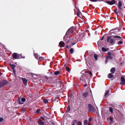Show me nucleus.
<instances>
[{
  "instance_id": "c756f323",
  "label": "nucleus",
  "mask_w": 125,
  "mask_h": 125,
  "mask_svg": "<svg viewBox=\"0 0 125 125\" xmlns=\"http://www.w3.org/2000/svg\"><path fill=\"white\" fill-rule=\"evenodd\" d=\"M88 73H89L90 75H92V73L91 72H90L89 73H88L87 72L85 73V74L86 75H87Z\"/></svg>"
},
{
  "instance_id": "20e7f679",
  "label": "nucleus",
  "mask_w": 125,
  "mask_h": 125,
  "mask_svg": "<svg viewBox=\"0 0 125 125\" xmlns=\"http://www.w3.org/2000/svg\"><path fill=\"white\" fill-rule=\"evenodd\" d=\"M8 83L7 80H5L0 82V88L4 86L6 84Z\"/></svg>"
},
{
  "instance_id": "a18cd8bd",
  "label": "nucleus",
  "mask_w": 125,
  "mask_h": 125,
  "mask_svg": "<svg viewBox=\"0 0 125 125\" xmlns=\"http://www.w3.org/2000/svg\"><path fill=\"white\" fill-rule=\"evenodd\" d=\"M108 59L106 58V59L105 61V63H106L107 62H108V61H107Z\"/></svg>"
},
{
  "instance_id": "0eeeda50",
  "label": "nucleus",
  "mask_w": 125,
  "mask_h": 125,
  "mask_svg": "<svg viewBox=\"0 0 125 125\" xmlns=\"http://www.w3.org/2000/svg\"><path fill=\"white\" fill-rule=\"evenodd\" d=\"M116 1L115 0H113L111 1H107L106 3L109 5H112L115 3Z\"/></svg>"
},
{
  "instance_id": "3c124183",
  "label": "nucleus",
  "mask_w": 125,
  "mask_h": 125,
  "mask_svg": "<svg viewBox=\"0 0 125 125\" xmlns=\"http://www.w3.org/2000/svg\"><path fill=\"white\" fill-rule=\"evenodd\" d=\"M114 30V29H112V30H111V32H114L112 31H113Z\"/></svg>"
},
{
  "instance_id": "412c9836",
  "label": "nucleus",
  "mask_w": 125,
  "mask_h": 125,
  "mask_svg": "<svg viewBox=\"0 0 125 125\" xmlns=\"http://www.w3.org/2000/svg\"><path fill=\"white\" fill-rule=\"evenodd\" d=\"M108 77L110 78H112L113 77V75L111 73H110L108 75Z\"/></svg>"
},
{
  "instance_id": "f8f14e48",
  "label": "nucleus",
  "mask_w": 125,
  "mask_h": 125,
  "mask_svg": "<svg viewBox=\"0 0 125 125\" xmlns=\"http://www.w3.org/2000/svg\"><path fill=\"white\" fill-rule=\"evenodd\" d=\"M115 69L114 67L112 68L110 70V72L112 74H113L115 72Z\"/></svg>"
},
{
  "instance_id": "a878e982",
  "label": "nucleus",
  "mask_w": 125,
  "mask_h": 125,
  "mask_svg": "<svg viewBox=\"0 0 125 125\" xmlns=\"http://www.w3.org/2000/svg\"><path fill=\"white\" fill-rule=\"evenodd\" d=\"M109 120L110 121V123H113V119L111 117L109 118Z\"/></svg>"
},
{
  "instance_id": "ea45409f",
  "label": "nucleus",
  "mask_w": 125,
  "mask_h": 125,
  "mask_svg": "<svg viewBox=\"0 0 125 125\" xmlns=\"http://www.w3.org/2000/svg\"><path fill=\"white\" fill-rule=\"evenodd\" d=\"M3 119L2 118H0V122H1L3 120Z\"/></svg>"
},
{
  "instance_id": "393cba45",
  "label": "nucleus",
  "mask_w": 125,
  "mask_h": 125,
  "mask_svg": "<svg viewBox=\"0 0 125 125\" xmlns=\"http://www.w3.org/2000/svg\"><path fill=\"white\" fill-rule=\"evenodd\" d=\"M109 93V90H107L106 91L105 93V96H106Z\"/></svg>"
},
{
  "instance_id": "8fccbe9b",
  "label": "nucleus",
  "mask_w": 125,
  "mask_h": 125,
  "mask_svg": "<svg viewBox=\"0 0 125 125\" xmlns=\"http://www.w3.org/2000/svg\"><path fill=\"white\" fill-rule=\"evenodd\" d=\"M114 12H115L116 13V14H117L116 13V10H114Z\"/></svg>"
},
{
  "instance_id": "bb28decb",
  "label": "nucleus",
  "mask_w": 125,
  "mask_h": 125,
  "mask_svg": "<svg viewBox=\"0 0 125 125\" xmlns=\"http://www.w3.org/2000/svg\"><path fill=\"white\" fill-rule=\"evenodd\" d=\"M43 101L45 104L47 103L48 102V100L46 99L44 100Z\"/></svg>"
},
{
  "instance_id": "5701e85b",
  "label": "nucleus",
  "mask_w": 125,
  "mask_h": 125,
  "mask_svg": "<svg viewBox=\"0 0 125 125\" xmlns=\"http://www.w3.org/2000/svg\"><path fill=\"white\" fill-rule=\"evenodd\" d=\"M60 73V72L59 71H55L54 73V74L55 75H57L59 74Z\"/></svg>"
},
{
  "instance_id": "72a5a7b5",
  "label": "nucleus",
  "mask_w": 125,
  "mask_h": 125,
  "mask_svg": "<svg viewBox=\"0 0 125 125\" xmlns=\"http://www.w3.org/2000/svg\"><path fill=\"white\" fill-rule=\"evenodd\" d=\"M110 55H111L112 56H113L115 55V53L114 52L111 53L110 52Z\"/></svg>"
},
{
  "instance_id": "f03ea898",
  "label": "nucleus",
  "mask_w": 125,
  "mask_h": 125,
  "mask_svg": "<svg viewBox=\"0 0 125 125\" xmlns=\"http://www.w3.org/2000/svg\"><path fill=\"white\" fill-rule=\"evenodd\" d=\"M107 41L108 42H109L112 45L115 44L114 41L113 39L112 38L111 36H109L107 37Z\"/></svg>"
},
{
  "instance_id": "ddd939ff",
  "label": "nucleus",
  "mask_w": 125,
  "mask_h": 125,
  "mask_svg": "<svg viewBox=\"0 0 125 125\" xmlns=\"http://www.w3.org/2000/svg\"><path fill=\"white\" fill-rule=\"evenodd\" d=\"M64 43L63 42L61 41L59 43V45L60 46H61V47H63L64 46L63 45L64 44Z\"/></svg>"
},
{
  "instance_id": "7ed1b4c3",
  "label": "nucleus",
  "mask_w": 125,
  "mask_h": 125,
  "mask_svg": "<svg viewBox=\"0 0 125 125\" xmlns=\"http://www.w3.org/2000/svg\"><path fill=\"white\" fill-rule=\"evenodd\" d=\"M88 107L89 108L88 110L89 111L94 112L95 111V108L92 106L91 104H89Z\"/></svg>"
},
{
  "instance_id": "b1692460",
  "label": "nucleus",
  "mask_w": 125,
  "mask_h": 125,
  "mask_svg": "<svg viewBox=\"0 0 125 125\" xmlns=\"http://www.w3.org/2000/svg\"><path fill=\"white\" fill-rule=\"evenodd\" d=\"M18 102L19 103V104H23V103L22 102H21V101L20 99H18Z\"/></svg>"
},
{
  "instance_id": "4c0bfd02",
  "label": "nucleus",
  "mask_w": 125,
  "mask_h": 125,
  "mask_svg": "<svg viewBox=\"0 0 125 125\" xmlns=\"http://www.w3.org/2000/svg\"><path fill=\"white\" fill-rule=\"evenodd\" d=\"M93 120V118L92 117H90L89 119V121H91Z\"/></svg>"
},
{
  "instance_id": "7c9ffc66",
  "label": "nucleus",
  "mask_w": 125,
  "mask_h": 125,
  "mask_svg": "<svg viewBox=\"0 0 125 125\" xmlns=\"http://www.w3.org/2000/svg\"><path fill=\"white\" fill-rule=\"evenodd\" d=\"M26 100V99L24 98H21V101L22 102H24Z\"/></svg>"
},
{
  "instance_id": "423d86ee",
  "label": "nucleus",
  "mask_w": 125,
  "mask_h": 125,
  "mask_svg": "<svg viewBox=\"0 0 125 125\" xmlns=\"http://www.w3.org/2000/svg\"><path fill=\"white\" fill-rule=\"evenodd\" d=\"M10 65L11 68L13 69V73L15 75H16V71L14 69V68L16 67L15 65L12 64L11 63H10Z\"/></svg>"
},
{
  "instance_id": "c03bdc74",
  "label": "nucleus",
  "mask_w": 125,
  "mask_h": 125,
  "mask_svg": "<svg viewBox=\"0 0 125 125\" xmlns=\"http://www.w3.org/2000/svg\"><path fill=\"white\" fill-rule=\"evenodd\" d=\"M104 38V36H103L102 38L100 39L101 40H103Z\"/></svg>"
},
{
  "instance_id": "c9c22d12",
  "label": "nucleus",
  "mask_w": 125,
  "mask_h": 125,
  "mask_svg": "<svg viewBox=\"0 0 125 125\" xmlns=\"http://www.w3.org/2000/svg\"><path fill=\"white\" fill-rule=\"evenodd\" d=\"M40 110L39 109H37L36 111V113L37 114L38 113L40 112Z\"/></svg>"
},
{
  "instance_id": "a211bd4d",
  "label": "nucleus",
  "mask_w": 125,
  "mask_h": 125,
  "mask_svg": "<svg viewBox=\"0 0 125 125\" xmlns=\"http://www.w3.org/2000/svg\"><path fill=\"white\" fill-rule=\"evenodd\" d=\"M88 121L87 120H85L84 121V125H88Z\"/></svg>"
},
{
  "instance_id": "9b49d317",
  "label": "nucleus",
  "mask_w": 125,
  "mask_h": 125,
  "mask_svg": "<svg viewBox=\"0 0 125 125\" xmlns=\"http://www.w3.org/2000/svg\"><path fill=\"white\" fill-rule=\"evenodd\" d=\"M121 80L122 83H120V84L122 83H125V80L123 77H121Z\"/></svg>"
},
{
  "instance_id": "2eb2a0df",
  "label": "nucleus",
  "mask_w": 125,
  "mask_h": 125,
  "mask_svg": "<svg viewBox=\"0 0 125 125\" xmlns=\"http://www.w3.org/2000/svg\"><path fill=\"white\" fill-rule=\"evenodd\" d=\"M74 123H76V122H77V123L78 124V125H82V123L81 122H80V121H78V122H77V121L76 120H75L74 121Z\"/></svg>"
},
{
  "instance_id": "f3484780",
  "label": "nucleus",
  "mask_w": 125,
  "mask_h": 125,
  "mask_svg": "<svg viewBox=\"0 0 125 125\" xmlns=\"http://www.w3.org/2000/svg\"><path fill=\"white\" fill-rule=\"evenodd\" d=\"M88 95L87 92L84 93L83 94V96L85 97H86Z\"/></svg>"
},
{
  "instance_id": "aec40b11",
  "label": "nucleus",
  "mask_w": 125,
  "mask_h": 125,
  "mask_svg": "<svg viewBox=\"0 0 125 125\" xmlns=\"http://www.w3.org/2000/svg\"><path fill=\"white\" fill-rule=\"evenodd\" d=\"M70 106H68L67 108V112H69L70 111Z\"/></svg>"
},
{
  "instance_id": "c85d7f7f",
  "label": "nucleus",
  "mask_w": 125,
  "mask_h": 125,
  "mask_svg": "<svg viewBox=\"0 0 125 125\" xmlns=\"http://www.w3.org/2000/svg\"><path fill=\"white\" fill-rule=\"evenodd\" d=\"M70 52L71 54H73V49L72 48H71L70 50Z\"/></svg>"
},
{
  "instance_id": "9d476101",
  "label": "nucleus",
  "mask_w": 125,
  "mask_h": 125,
  "mask_svg": "<svg viewBox=\"0 0 125 125\" xmlns=\"http://www.w3.org/2000/svg\"><path fill=\"white\" fill-rule=\"evenodd\" d=\"M113 38L115 39V41L120 40L122 38L121 37L119 36H115Z\"/></svg>"
},
{
  "instance_id": "39448f33",
  "label": "nucleus",
  "mask_w": 125,
  "mask_h": 125,
  "mask_svg": "<svg viewBox=\"0 0 125 125\" xmlns=\"http://www.w3.org/2000/svg\"><path fill=\"white\" fill-rule=\"evenodd\" d=\"M84 71V70L83 71H82V72H81V73L83 74L82 75V77H81V78H80V81L82 82H84V83H85V74L83 73V72Z\"/></svg>"
},
{
  "instance_id": "603ef678",
  "label": "nucleus",
  "mask_w": 125,
  "mask_h": 125,
  "mask_svg": "<svg viewBox=\"0 0 125 125\" xmlns=\"http://www.w3.org/2000/svg\"><path fill=\"white\" fill-rule=\"evenodd\" d=\"M11 100H11V99H10V100H9V101H11Z\"/></svg>"
},
{
  "instance_id": "49530a36",
  "label": "nucleus",
  "mask_w": 125,
  "mask_h": 125,
  "mask_svg": "<svg viewBox=\"0 0 125 125\" xmlns=\"http://www.w3.org/2000/svg\"><path fill=\"white\" fill-rule=\"evenodd\" d=\"M87 84H84V86L85 87H86V86H87Z\"/></svg>"
},
{
  "instance_id": "37998d69",
  "label": "nucleus",
  "mask_w": 125,
  "mask_h": 125,
  "mask_svg": "<svg viewBox=\"0 0 125 125\" xmlns=\"http://www.w3.org/2000/svg\"><path fill=\"white\" fill-rule=\"evenodd\" d=\"M76 43H72L71 44V46H73V45H75Z\"/></svg>"
},
{
  "instance_id": "f257e3e1",
  "label": "nucleus",
  "mask_w": 125,
  "mask_h": 125,
  "mask_svg": "<svg viewBox=\"0 0 125 125\" xmlns=\"http://www.w3.org/2000/svg\"><path fill=\"white\" fill-rule=\"evenodd\" d=\"M12 56L13 58L16 59H20L21 58H24L25 56L21 57V56L17 53H14L12 54Z\"/></svg>"
},
{
  "instance_id": "09e8293b",
  "label": "nucleus",
  "mask_w": 125,
  "mask_h": 125,
  "mask_svg": "<svg viewBox=\"0 0 125 125\" xmlns=\"http://www.w3.org/2000/svg\"><path fill=\"white\" fill-rule=\"evenodd\" d=\"M66 47L67 48H69V46L68 45H67L66 46Z\"/></svg>"
},
{
  "instance_id": "de8ad7c7",
  "label": "nucleus",
  "mask_w": 125,
  "mask_h": 125,
  "mask_svg": "<svg viewBox=\"0 0 125 125\" xmlns=\"http://www.w3.org/2000/svg\"><path fill=\"white\" fill-rule=\"evenodd\" d=\"M59 83L61 85L62 84V81H60L59 82Z\"/></svg>"
},
{
  "instance_id": "58836bf2",
  "label": "nucleus",
  "mask_w": 125,
  "mask_h": 125,
  "mask_svg": "<svg viewBox=\"0 0 125 125\" xmlns=\"http://www.w3.org/2000/svg\"><path fill=\"white\" fill-rule=\"evenodd\" d=\"M122 43H123V42H122V41H120L118 42V44H122Z\"/></svg>"
},
{
  "instance_id": "4468645a",
  "label": "nucleus",
  "mask_w": 125,
  "mask_h": 125,
  "mask_svg": "<svg viewBox=\"0 0 125 125\" xmlns=\"http://www.w3.org/2000/svg\"><path fill=\"white\" fill-rule=\"evenodd\" d=\"M122 6V4L121 2L120 1H119L118 2V6L120 10L121 9V7Z\"/></svg>"
},
{
  "instance_id": "864d4df0",
  "label": "nucleus",
  "mask_w": 125,
  "mask_h": 125,
  "mask_svg": "<svg viewBox=\"0 0 125 125\" xmlns=\"http://www.w3.org/2000/svg\"><path fill=\"white\" fill-rule=\"evenodd\" d=\"M72 125H74V123Z\"/></svg>"
},
{
  "instance_id": "cd10ccee",
  "label": "nucleus",
  "mask_w": 125,
  "mask_h": 125,
  "mask_svg": "<svg viewBox=\"0 0 125 125\" xmlns=\"http://www.w3.org/2000/svg\"><path fill=\"white\" fill-rule=\"evenodd\" d=\"M102 50L103 52H106L107 51L106 49L104 47L102 48Z\"/></svg>"
},
{
  "instance_id": "5fc2aeb1",
  "label": "nucleus",
  "mask_w": 125,
  "mask_h": 125,
  "mask_svg": "<svg viewBox=\"0 0 125 125\" xmlns=\"http://www.w3.org/2000/svg\"><path fill=\"white\" fill-rule=\"evenodd\" d=\"M101 1H103V0H101Z\"/></svg>"
},
{
  "instance_id": "a19ab883",
  "label": "nucleus",
  "mask_w": 125,
  "mask_h": 125,
  "mask_svg": "<svg viewBox=\"0 0 125 125\" xmlns=\"http://www.w3.org/2000/svg\"><path fill=\"white\" fill-rule=\"evenodd\" d=\"M92 2H96L97 1V0H90Z\"/></svg>"
},
{
  "instance_id": "6ab92c4d",
  "label": "nucleus",
  "mask_w": 125,
  "mask_h": 125,
  "mask_svg": "<svg viewBox=\"0 0 125 125\" xmlns=\"http://www.w3.org/2000/svg\"><path fill=\"white\" fill-rule=\"evenodd\" d=\"M34 56L36 59H38V57H39L38 56L37 53H34Z\"/></svg>"
},
{
  "instance_id": "79ce46f5",
  "label": "nucleus",
  "mask_w": 125,
  "mask_h": 125,
  "mask_svg": "<svg viewBox=\"0 0 125 125\" xmlns=\"http://www.w3.org/2000/svg\"><path fill=\"white\" fill-rule=\"evenodd\" d=\"M41 118H42V119H43L44 121H45V118H44V117L41 116Z\"/></svg>"
},
{
  "instance_id": "dca6fc26",
  "label": "nucleus",
  "mask_w": 125,
  "mask_h": 125,
  "mask_svg": "<svg viewBox=\"0 0 125 125\" xmlns=\"http://www.w3.org/2000/svg\"><path fill=\"white\" fill-rule=\"evenodd\" d=\"M39 125H43L44 124V123L43 122L40 120L39 121Z\"/></svg>"
},
{
  "instance_id": "4be33fe9",
  "label": "nucleus",
  "mask_w": 125,
  "mask_h": 125,
  "mask_svg": "<svg viewBox=\"0 0 125 125\" xmlns=\"http://www.w3.org/2000/svg\"><path fill=\"white\" fill-rule=\"evenodd\" d=\"M98 55L96 54H95L94 55V58L96 60H97Z\"/></svg>"
},
{
  "instance_id": "473e14b6",
  "label": "nucleus",
  "mask_w": 125,
  "mask_h": 125,
  "mask_svg": "<svg viewBox=\"0 0 125 125\" xmlns=\"http://www.w3.org/2000/svg\"><path fill=\"white\" fill-rule=\"evenodd\" d=\"M80 11H78L77 13V15L78 16H80Z\"/></svg>"
},
{
  "instance_id": "2f4dec72",
  "label": "nucleus",
  "mask_w": 125,
  "mask_h": 125,
  "mask_svg": "<svg viewBox=\"0 0 125 125\" xmlns=\"http://www.w3.org/2000/svg\"><path fill=\"white\" fill-rule=\"evenodd\" d=\"M109 110L110 111L111 113H113V109L112 107H110L109 108Z\"/></svg>"
},
{
  "instance_id": "6e6552de",
  "label": "nucleus",
  "mask_w": 125,
  "mask_h": 125,
  "mask_svg": "<svg viewBox=\"0 0 125 125\" xmlns=\"http://www.w3.org/2000/svg\"><path fill=\"white\" fill-rule=\"evenodd\" d=\"M107 54H108V56L106 57L107 59H109L110 60H112L113 59V58L112 56L110 55V52H107Z\"/></svg>"
},
{
  "instance_id": "f704fd0d",
  "label": "nucleus",
  "mask_w": 125,
  "mask_h": 125,
  "mask_svg": "<svg viewBox=\"0 0 125 125\" xmlns=\"http://www.w3.org/2000/svg\"><path fill=\"white\" fill-rule=\"evenodd\" d=\"M38 59H39L40 60H42L43 59V58L41 56V57H38Z\"/></svg>"
},
{
  "instance_id": "6e6d98bb",
  "label": "nucleus",
  "mask_w": 125,
  "mask_h": 125,
  "mask_svg": "<svg viewBox=\"0 0 125 125\" xmlns=\"http://www.w3.org/2000/svg\"><path fill=\"white\" fill-rule=\"evenodd\" d=\"M53 125H55L54 124H53Z\"/></svg>"
},
{
  "instance_id": "e433bc0d",
  "label": "nucleus",
  "mask_w": 125,
  "mask_h": 125,
  "mask_svg": "<svg viewBox=\"0 0 125 125\" xmlns=\"http://www.w3.org/2000/svg\"><path fill=\"white\" fill-rule=\"evenodd\" d=\"M66 69L67 71H68L69 72L70 71L69 68L68 67H66Z\"/></svg>"
},
{
  "instance_id": "1a4fd4ad",
  "label": "nucleus",
  "mask_w": 125,
  "mask_h": 125,
  "mask_svg": "<svg viewBox=\"0 0 125 125\" xmlns=\"http://www.w3.org/2000/svg\"><path fill=\"white\" fill-rule=\"evenodd\" d=\"M22 80L24 84L26 85L27 84V82H28L27 80L25 78H22Z\"/></svg>"
}]
</instances>
